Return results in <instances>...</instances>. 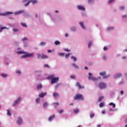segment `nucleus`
<instances>
[{
    "label": "nucleus",
    "mask_w": 127,
    "mask_h": 127,
    "mask_svg": "<svg viewBox=\"0 0 127 127\" xmlns=\"http://www.w3.org/2000/svg\"><path fill=\"white\" fill-rule=\"evenodd\" d=\"M48 78L51 79V84H54L55 83H57V82L59 81V77H55L54 74L49 75Z\"/></svg>",
    "instance_id": "f257e3e1"
},
{
    "label": "nucleus",
    "mask_w": 127,
    "mask_h": 127,
    "mask_svg": "<svg viewBox=\"0 0 127 127\" xmlns=\"http://www.w3.org/2000/svg\"><path fill=\"white\" fill-rule=\"evenodd\" d=\"M74 101H82L84 100V97L82 94L78 93L74 97Z\"/></svg>",
    "instance_id": "f03ea898"
},
{
    "label": "nucleus",
    "mask_w": 127,
    "mask_h": 127,
    "mask_svg": "<svg viewBox=\"0 0 127 127\" xmlns=\"http://www.w3.org/2000/svg\"><path fill=\"white\" fill-rule=\"evenodd\" d=\"M34 53H32L30 54H27L25 53V54L21 57V58H27V57H33Z\"/></svg>",
    "instance_id": "7ed1b4c3"
},
{
    "label": "nucleus",
    "mask_w": 127,
    "mask_h": 127,
    "mask_svg": "<svg viewBox=\"0 0 127 127\" xmlns=\"http://www.w3.org/2000/svg\"><path fill=\"white\" fill-rule=\"evenodd\" d=\"M88 75L89 80H92L93 81H98V78L92 76V74L91 73V72H89Z\"/></svg>",
    "instance_id": "20e7f679"
},
{
    "label": "nucleus",
    "mask_w": 127,
    "mask_h": 127,
    "mask_svg": "<svg viewBox=\"0 0 127 127\" xmlns=\"http://www.w3.org/2000/svg\"><path fill=\"white\" fill-rule=\"evenodd\" d=\"M106 73L105 71L100 72V76H103V79H106V78H108V77H110V75H106Z\"/></svg>",
    "instance_id": "39448f33"
},
{
    "label": "nucleus",
    "mask_w": 127,
    "mask_h": 127,
    "mask_svg": "<svg viewBox=\"0 0 127 127\" xmlns=\"http://www.w3.org/2000/svg\"><path fill=\"white\" fill-rule=\"evenodd\" d=\"M99 87L100 88V89H105L106 87H107V85L106 83H104L103 82H101L99 84Z\"/></svg>",
    "instance_id": "423d86ee"
},
{
    "label": "nucleus",
    "mask_w": 127,
    "mask_h": 127,
    "mask_svg": "<svg viewBox=\"0 0 127 127\" xmlns=\"http://www.w3.org/2000/svg\"><path fill=\"white\" fill-rule=\"evenodd\" d=\"M76 87H78V89L79 90L84 89L85 88V87H84L83 86L81 85V83H80V82H76Z\"/></svg>",
    "instance_id": "0eeeda50"
},
{
    "label": "nucleus",
    "mask_w": 127,
    "mask_h": 127,
    "mask_svg": "<svg viewBox=\"0 0 127 127\" xmlns=\"http://www.w3.org/2000/svg\"><path fill=\"white\" fill-rule=\"evenodd\" d=\"M122 74L121 73H117L115 75H114V78L115 79H118V78H121V77L122 76Z\"/></svg>",
    "instance_id": "6e6552de"
},
{
    "label": "nucleus",
    "mask_w": 127,
    "mask_h": 127,
    "mask_svg": "<svg viewBox=\"0 0 127 127\" xmlns=\"http://www.w3.org/2000/svg\"><path fill=\"white\" fill-rule=\"evenodd\" d=\"M21 98L20 97H19L17 98L16 100H15L13 104V106H16L18 103L20 101Z\"/></svg>",
    "instance_id": "1a4fd4ad"
},
{
    "label": "nucleus",
    "mask_w": 127,
    "mask_h": 127,
    "mask_svg": "<svg viewBox=\"0 0 127 127\" xmlns=\"http://www.w3.org/2000/svg\"><path fill=\"white\" fill-rule=\"evenodd\" d=\"M17 124H18V125H21V124H22V119H21V118L20 117L18 118Z\"/></svg>",
    "instance_id": "9d476101"
},
{
    "label": "nucleus",
    "mask_w": 127,
    "mask_h": 127,
    "mask_svg": "<svg viewBox=\"0 0 127 127\" xmlns=\"http://www.w3.org/2000/svg\"><path fill=\"white\" fill-rule=\"evenodd\" d=\"M13 13L11 12H7L4 13H0V15L5 16V15H8V14H12Z\"/></svg>",
    "instance_id": "9b49d317"
},
{
    "label": "nucleus",
    "mask_w": 127,
    "mask_h": 127,
    "mask_svg": "<svg viewBox=\"0 0 127 127\" xmlns=\"http://www.w3.org/2000/svg\"><path fill=\"white\" fill-rule=\"evenodd\" d=\"M77 8L80 9V10H85V7L82 5H78L77 6Z\"/></svg>",
    "instance_id": "f8f14e48"
},
{
    "label": "nucleus",
    "mask_w": 127,
    "mask_h": 127,
    "mask_svg": "<svg viewBox=\"0 0 127 127\" xmlns=\"http://www.w3.org/2000/svg\"><path fill=\"white\" fill-rule=\"evenodd\" d=\"M45 95H46V92H42L40 94H39V98H43V97H44Z\"/></svg>",
    "instance_id": "ddd939ff"
},
{
    "label": "nucleus",
    "mask_w": 127,
    "mask_h": 127,
    "mask_svg": "<svg viewBox=\"0 0 127 127\" xmlns=\"http://www.w3.org/2000/svg\"><path fill=\"white\" fill-rule=\"evenodd\" d=\"M54 119H55V115H53L52 116H51L49 118V121L51 122L52 120H54Z\"/></svg>",
    "instance_id": "4468645a"
},
{
    "label": "nucleus",
    "mask_w": 127,
    "mask_h": 127,
    "mask_svg": "<svg viewBox=\"0 0 127 127\" xmlns=\"http://www.w3.org/2000/svg\"><path fill=\"white\" fill-rule=\"evenodd\" d=\"M47 58H48V57L43 54H42V57H41V59H47Z\"/></svg>",
    "instance_id": "2eb2a0df"
},
{
    "label": "nucleus",
    "mask_w": 127,
    "mask_h": 127,
    "mask_svg": "<svg viewBox=\"0 0 127 127\" xmlns=\"http://www.w3.org/2000/svg\"><path fill=\"white\" fill-rule=\"evenodd\" d=\"M53 96L55 98H58L59 97V94L57 92H55L53 93Z\"/></svg>",
    "instance_id": "dca6fc26"
},
{
    "label": "nucleus",
    "mask_w": 127,
    "mask_h": 127,
    "mask_svg": "<svg viewBox=\"0 0 127 127\" xmlns=\"http://www.w3.org/2000/svg\"><path fill=\"white\" fill-rule=\"evenodd\" d=\"M79 24L80 26L82 27V28L85 29V26L84 25V23H83V22H79Z\"/></svg>",
    "instance_id": "f3484780"
},
{
    "label": "nucleus",
    "mask_w": 127,
    "mask_h": 127,
    "mask_svg": "<svg viewBox=\"0 0 127 127\" xmlns=\"http://www.w3.org/2000/svg\"><path fill=\"white\" fill-rule=\"evenodd\" d=\"M22 12H24V10H20L19 11H17L15 13V14L17 15V14H19L20 13H22Z\"/></svg>",
    "instance_id": "a211bd4d"
},
{
    "label": "nucleus",
    "mask_w": 127,
    "mask_h": 127,
    "mask_svg": "<svg viewBox=\"0 0 127 127\" xmlns=\"http://www.w3.org/2000/svg\"><path fill=\"white\" fill-rule=\"evenodd\" d=\"M109 106H112L113 108L115 109L116 108V104L113 102H111L109 104Z\"/></svg>",
    "instance_id": "6ab92c4d"
},
{
    "label": "nucleus",
    "mask_w": 127,
    "mask_h": 127,
    "mask_svg": "<svg viewBox=\"0 0 127 127\" xmlns=\"http://www.w3.org/2000/svg\"><path fill=\"white\" fill-rule=\"evenodd\" d=\"M29 2H32L33 4H34V3H36L37 2V0H29Z\"/></svg>",
    "instance_id": "aec40b11"
},
{
    "label": "nucleus",
    "mask_w": 127,
    "mask_h": 127,
    "mask_svg": "<svg viewBox=\"0 0 127 127\" xmlns=\"http://www.w3.org/2000/svg\"><path fill=\"white\" fill-rule=\"evenodd\" d=\"M42 88V84H39L37 85V89L38 90H40Z\"/></svg>",
    "instance_id": "412c9836"
},
{
    "label": "nucleus",
    "mask_w": 127,
    "mask_h": 127,
    "mask_svg": "<svg viewBox=\"0 0 127 127\" xmlns=\"http://www.w3.org/2000/svg\"><path fill=\"white\" fill-rule=\"evenodd\" d=\"M73 112L74 114H77L79 113V109L78 108H76L75 109H74Z\"/></svg>",
    "instance_id": "4be33fe9"
},
{
    "label": "nucleus",
    "mask_w": 127,
    "mask_h": 127,
    "mask_svg": "<svg viewBox=\"0 0 127 127\" xmlns=\"http://www.w3.org/2000/svg\"><path fill=\"white\" fill-rule=\"evenodd\" d=\"M61 43H60V42H59V41H56L55 42V45H60Z\"/></svg>",
    "instance_id": "5701e85b"
},
{
    "label": "nucleus",
    "mask_w": 127,
    "mask_h": 127,
    "mask_svg": "<svg viewBox=\"0 0 127 127\" xmlns=\"http://www.w3.org/2000/svg\"><path fill=\"white\" fill-rule=\"evenodd\" d=\"M0 75L3 77V78H6V77H7V75H6V74H4V73H1L0 74Z\"/></svg>",
    "instance_id": "b1692460"
},
{
    "label": "nucleus",
    "mask_w": 127,
    "mask_h": 127,
    "mask_svg": "<svg viewBox=\"0 0 127 127\" xmlns=\"http://www.w3.org/2000/svg\"><path fill=\"white\" fill-rule=\"evenodd\" d=\"M17 54H25V52L23 51H18L17 52Z\"/></svg>",
    "instance_id": "393cba45"
},
{
    "label": "nucleus",
    "mask_w": 127,
    "mask_h": 127,
    "mask_svg": "<svg viewBox=\"0 0 127 127\" xmlns=\"http://www.w3.org/2000/svg\"><path fill=\"white\" fill-rule=\"evenodd\" d=\"M7 29V28H6L5 27H1L0 29V32H1V31H2V30H3V29Z\"/></svg>",
    "instance_id": "a878e982"
},
{
    "label": "nucleus",
    "mask_w": 127,
    "mask_h": 127,
    "mask_svg": "<svg viewBox=\"0 0 127 127\" xmlns=\"http://www.w3.org/2000/svg\"><path fill=\"white\" fill-rule=\"evenodd\" d=\"M47 106H48V104H47L46 102H45L43 104V107L44 108H47Z\"/></svg>",
    "instance_id": "bb28decb"
},
{
    "label": "nucleus",
    "mask_w": 127,
    "mask_h": 127,
    "mask_svg": "<svg viewBox=\"0 0 127 127\" xmlns=\"http://www.w3.org/2000/svg\"><path fill=\"white\" fill-rule=\"evenodd\" d=\"M105 106V103H104V102L103 103H101L99 105V107L100 108H103V107H104Z\"/></svg>",
    "instance_id": "cd10ccee"
},
{
    "label": "nucleus",
    "mask_w": 127,
    "mask_h": 127,
    "mask_svg": "<svg viewBox=\"0 0 127 127\" xmlns=\"http://www.w3.org/2000/svg\"><path fill=\"white\" fill-rule=\"evenodd\" d=\"M72 65L73 66V67H74V68H75V69H79V66H78V65H76V64H73Z\"/></svg>",
    "instance_id": "c85d7f7f"
},
{
    "label": "nucleus",
    "mask_w": 127,
    "mask_h": 127,
    "mask_svg": "<svg viewBox=\"0 0 127 127\" xmlns=\"http://www.w3.org/2000/svg\"><path fill=\"white\" fill-rule=\"evenodd\" d=\"M95 117V114L91 113L90 115V117L92 119Z\"/></svg>",
    "instance_id": "c756f323"
},
{
    "label": "nucleus",
    "mask_w": 127,
    "mask_h": 127,
    "mask_svg": "<svg viewBox=\"0 0 127 127\" xmlns=\"http://www.w3.org/2000/svg\"><path fill=\"white\" fill-rule=\"evenodd\" d=\"M103 99H104V97L103 96H100L98 98V102H101V101H102V100H103Z\"/></svg>",
    "instance_id": "7c9ffc66"
},
{
    "label": "nucleus",
    "mask_w": 127,
    "mask_h": 127,
    "mask_svg": "<svg viewBox=\"0 0 127 127\" xmlns=\"http://www.w3.org/2000/svg\"><path fill=\"white\" fill-rule=\"evenodd\" d=\"M37 56L38 58H41V57H42V54H37Z\"/></svg>",
    "instance_id": "2f4dec72"
},
{
    "label": "nucleus",
    "mask_w": 127,
    "mask_h": 127,
    "mask_svg": "<svg viewBox=\"0 0 127 127\" xmlns=\"http://www.w3.org/2000/svg\"><path fill=\"white\" fill-rule=\"evenodd\" d=\"M36 102L37 104H39V102H40V98H37L36 100Z\"/></svg>",
    "instance_id": "473e14b6"
},
{
    "label": "nucleus",
    "mask_w": 127,
    "mask_h": 127,
    "mask_svg": "<svg viewBox=\"0 0 127 127\" xmlns=\"http://www.w3.org/2000/svg\"><path fill=\"white\" fill-rule=\"evenodd\" d=\"M21 25H22V26H23V27H27V26L26 25V24H25V23H21Z\"/></svg>",
    "instance_id": "72a5a7b5"
},
{
    "label": "nucleus",
    "mask_w": 127,
    "mask_h": 127,
    "mask_svg": "<svg viewBox=\"0 0 127 127\" xmlns=\"http://www.w3.org/2000/svg\"><path fill=\"white\" fill-rule=\"evenodd\" d=\"M71 30H72V31H76V27L72 26L71 28Z\"/></svg>",
    "instance_id": "f704fd0d"
},
{
    "label": "nucleus",
    "mask_w": 127,
    "mask_h": 127,
    "mask_svg": "<svg viewBox=\"0 0 127 127\" xmlns=\"http://www.w3.org/2000/svg\"><path fill=\"white\" fill-rule=\"evenodd\" d=\"M59 55L60 56H64V55H65V54L64 53H59Z\"/></svg>",
    "instance_id": "c9c22d12"
},
{
    "label": "nucleus",
    "mask_w": 127,
    "mask_h": 127,
    "mask_svg": "<svg viewBox=\"0 0 127 127\" xmlns=\"http://www.w3.org/2000/svg\"><path fill=\"white\" fill-rule=\"evenodd\" d=\"M114 1H115V0H108V3H112V2H114Z\"/></svg>",
    "instance_id": "e433bc0d"
},
{
    "label": "nucleus",
    "mask_w": 127,
    "mask_h": 127,
    "mask_svg": "<svg viewBox=\"0 0 127 127\" xmlns=\"http://www.w3.org/2000/svg\"><path fill=\"white\" fill-rule=\"evenodd\" d=\"M45 44H46V43L44 42H42L40 43L41 46H43V45H45Z\"/></svg>",
    "instance_id": "4c0bfd02"
},
{
    "label": "nucleus",
    "mask_w": 127,
    "mask_h": 127,
    "mask_svg": "<svg viewBox=\"0 0 127 127\" xmlns=\"http://www.w3.org/2000/svg\"><path fill=\"white\" fill-rule=\"evenodd\" d=\"M91 46H92V42H90L88 43V47H89V48H90V47H91Z\"/></svg>",
    "instance_id": "58836bf2"
},
{
    "label": "nucleus",
    "mask_w": 127,
    "mask_h": 127,
    "mask_svg": "<svg viewBox=\"0 0 127 127\" xmlns=\"http://www.w3.org/2000/svg\"><path fill=\"white\" fill-rule=\"evenodd\" d=\"M94 1L93 0H88V3H92Z\"/></svg>",
    "instance_id": "ea45409f"
},
{
    "label": "nucleus",
    "mask_w": 127,
    "mask_h": 127,
    "mask_svg": "<svg viewBox=\"0 0 127 127\" xmlns=\"http://www.w3.org/2000/svg\"><path fill=\"white\" fill-rule=\"evenodd\" d=\"M7 115H8V116H11V114H10V111H9V110H7Z\"/></svg>",
    "instance_id": "a19ab883"
},
{
    "label": "nucleus",
    "mask_w": 127,
    "mask_h": 127,
    "mask_svg": "<svg viewBox=\"0 0 127 127\" xmlns=\"http://www.w3.org/2000/svg\"><path fill=\"white\" fill-rule=\"evenodd\" d=\"M29 3H30V2L29 1L27 3H25V6H27V5H29Z\"/></svg>",
    "instance_id": "79ce46f5"
},
{
    "label": "nucleus",
    "mask_w": 127,
    "mask_h": 127,
    "mask_svg": "<svg viewBox=\"0 0 127 127\" xmlns=\"http://www.w3.org/2000/svg\"><path fill=\"white\" fill-rule=\"evenodd\" d=\"M71 59H73V60L74 61H76V60H77V58H75L74 57H71Z\"/></svg>",
    "instance_id": "37998d69"
},
{
    "label": "nucleus",
    "mask_w": 127,
    "mask_h": 127,
    "mask_svg": "<svg viewBox=\"0 0 127 127\" xmlns=\"http://www.w3.org/2000/svg\"><path fill=\"white\" fill-rule=\"evenodd\" d=\"M27 38H26V37H24L22 39V40L23 41H25V40H27Z\"/></svg>",
    "instance_id": "c03bdc74"
},
{
    "label": "nucleus",
    "mask_w": 127,
    "mask_h": 127,
    "mask_svg": "<svg viewBox=\"0 0 127 127\" xmlns=\"http://www.w3.org/2000/svg\"><path fill=\"white\" fill-rule=\"evenodd\" d=\"M69 56H70V53H68V54L65 55L66 58H68V57H69Z\"/></svg>",
    "instance_id": "a18cd8bd"
},
{
    "label": "nucleus",
    "mask_w": 127,
    "mask_h": 127,
    "mask_svg": "<svg viewBox=\"0 0 127 127\" xmlns=\"http://www.w3.org/2000/svg\"><path fill=\"white\" fill-rule=\"evenodd\" d=\"M111 29H114V27H109L108 28V30H111Z\"/></svg>",
    "instance_id": "49530a36"
},
{
    "label": "nucleus",
    "mask_w": 127,
    "mask_h": 127,
    "mask_svg": "<svg viewBox=\"0 0 127 127\" xmlns=\"http://www.w3.org/2000/svg\"><path fill=\"white\" fill-rule=\"evenodd\" d=\"M44 66L45 68H49V65L48 64H45Z\"/></svg>",
    "instance_id": "de8ad7c7"
},
{
    "label": "nucleus",
    "mask_w": 127,
    "mask_h": 127,
    "mask_svg": "<svg viewBox=\"0 0 127 127\" xmlns=\"http://www.w3.org/2000/svg\"><path fill=\"white\" fill-rule=\"evenodd\" d=\"M64 51H66V52H70V50H68V49H64Z\"/></svg>",
    "instance_id": "09e8293b"
},
{
    "label": "nucleus",
    "mask_w": 127,
    "mask_h": 127,
    "mask_svg": "<svg viewBox=\"0 0 127 127\" xmlns=\"http://www.w3.org/2000/svg\"><path fill=\"white\" fill-rule=\"evenodd\" d=\"M60 86V84H58L57 85H56V86H55L56 89H57V88H59Z\"/></svg>",
    "instance_id": "8fccbe9b"
},
{
    "label": "nucleus",
    "mask_w": 127,
    "mask_h": 127,
    "mask_svg": "<svg viewBox=\"0 0 127 127\" xmlns=\"http://www.w3.org/2000/svg\"><path fill=\"white\" fill-rule=\"evenodd\" d=\"M103 59H104V60H107V56H103Z\"/></svg>",
    "instance_id": "3c124183"
},
{
    "label": "nucleus",
    "mask_w": 127,
    "mask_h": 127,
    "mask_svg": "<svg viewBox=\"0 0 127 127\" xmlns=\"http://www.w3.org/2000/svg\"><path fill=\"white\" fill-rule=\"evenodd\" d=\"M13 31H14V32H16V31H18V29H16V28H14L13 29Z\"/></svg>",
    "instance_id": "603ef678"
},
{
    "label": "nucleus",
    "mask_w": 127,
    "mask_h": 127,
    "mask_svg": "<svg viewBox=\"0 0 127 127\" xmlns=\"http://www.w3.org/2000/svg\"><path fill=\"white\" fill-rule=\"evenodd\" d=\"M63 112H64V110H63L59 111V114H61L62 113H63Z\"/></svg>",
    "instance_id": "864d4df0"
},
{
    "label": "nucleus",
    "mask_w": 127,
    "mask_h": 127,
    "mask_svg": "<svg viewBox=\"0 0 127 127\" xmlns=\"http://www.w3.org/2000/svg\"><path fill=\"white\" fill-rule=\"evenodd\" d=\"M120 9H121V10H122L123 9H124L125 7L122 6H121V7H120Z\"/></svg>",
    "instance_id": "5fc2aeb1"
},
{
    "label": "nucleus",
    "mask_w": 127,
    "mask_h": 127,
    "mask_svg": "<svg viewBox=\"0 0 127 127\" xmlns=\"http://www.w3.org/2000/svg\"><path fill=\"white\" fill-rule=\"evenodd\" d=\"M70 78L71 79H75V75H71Z\"/></svg>",
    "instance_id": "6e6d98bb"
},
{
    "label": "nucleus",
    "mask_w": 127,
    "mask_h": 127,
    "mask_svg": "<svg viewBox=\"0 0 127 127\" xmlns=\"http://www.w3.org/2000/svg\"><path fill=\"white\" fill-rule=\"evenodd\" d=\"M16 73H17L18 74H20V73H21V72L20 71V70H17L16 71Z\"/></svg>",
    "instance_id": "4d7b16f0"
},
{
    "label": "nucleus",
    "mask_w": 127,
    "mask_h": 127,
    "mask_svg": "<svg viewBox=\"0 0 127 127\" xmlns=\"http://www.w3.org/2000/svg\"><path fill=\"white\" fill-rule=\"evenodd\" d=\"M103 49L105 51H106V50H108V48H107V47H104Z\"/></svg>",
    "instance_id": "13d9d810"
},
{
    "label": "nucleus",
    "mask_w": 127,
    "mask_h": 127,
    "mask_svg": "<svg viewBox=\"0 0 127 127\" xmlns=\"http://www.w3.org/2000/svg\"><path fill=\"white\" fill-rule=\"evenodd\" d=\"M121 95H124V91L122 90L121 91Z\"/></svg>",
    "instance_id": "bf43d9fd"
},
{
    "label": "nucleus",
    "mask_w": 127,
    "mask_h": 127,
    "mask_svg": "<svg viewBox=\"0 0 127 127\" xmlns=\"http://www.w3.org/2000/svg\"><path fill=\"white\" fill-rule=\"evenodd\" d=\"M113 111H114V109H112V108H110V112H113Z\"/></svg>",
    "instance_id": "052dcab7"
},
{
    "label": "nucleus",
    "mask_w": 127,
    "mask_h": 127,
    "mask_svg": "<svg viewBox=\"0 0 127 127\" xmlns=\"http://www.w3.org/2000/svg\"><path fill=\"white\" fill-rule=\"evenodd\" d=\"M65 37H68V33H65Z\"/></svg>",
    "instance_id": "680f3d73"
},
{
    "label": "nucleus",
    "mask_w": 127,
    "mask_h": 127,
    "mask_svg": "<svg viewBox=\"0 0 127 127\" xmlns=\"http://www.w3.org/2000/svg\"><path fill=\"white\" fill-rule=\"evenodd\" d=\"M122 17H127V15H124L122 16Z\"/></svg>",
    "instance_id": "e2e57ef3"
},
{
    "label": "nucleus",
    "mask_w": 127,
    "mask_h": 127,
    "mask_svg": "<svg viewBox=\"0 0 127 127\" xmlns=\"http://www.w3.org/2000/svg\"><path fill=\"white\" fill-rule=\"evenodd\" d=\"M48 53H50V52H51V50H48Z\"/></svg>",
    "instance_id": "0e129e2a"
},
{
    "label": "nucleus",
    "mask_w": 127,
    "mask_h": 127,
    "mask_svg": "<svg viewBox=\"0 0 127 127\" xmlns=\"http://www.w3.org/2000/svg\"><path fill=\"white\" fill-rule=\"evenodd\" d=\"M122 58H123V59H124V60H125V59H126V57H123Z\"/></svg>",
    "instance_id": "69168bd1"
},
{
    "label": "nucleus",
    "mask_w": 127,
    "mask_h": 127,
    "mask_svg": "<svg viewBox=\"0 0 127 127\" xmlns=\"http://www.w3.org/2000/svg\"><path fill=\"white\" fill-rule=\"evenodd\" d=\"M97 127H101V125L100 124L98 125Z\"/></svg>",
    "instance_id": "338daca9"
},
{
    "label": "nucleus",
    "mask_w": 127,
    "mask_h": 127,
    "mask_svg": "<svg viewBox=\"0 0 127 127\" xmlns=\"http://www.w3.org/2000/svg\"><path fill=\"white\" fill-rule=\"evenodd\" d=\"M102 114H105V113H106V112H105V111H103L102 112Z\"/></svg>",
    "instance_id": "774afa93"
}]
</instances>
